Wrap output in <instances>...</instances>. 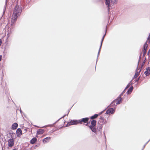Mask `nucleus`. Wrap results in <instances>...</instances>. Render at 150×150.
I'll return each instance as SVG.
<instances>
[{
  "instance_id": "f257e3e1",
  "label": "nucleus",
  "mask_w": 150,
  "mask_h": 150,
  "mask_svg": "<svg viewBox=\"0 0 150 150\" xmlns=\"http://www.w3.org/2000/svg\"><path fill=\"white\" fill-rule=\"evenodd\" d=\"M21 12V7L19 6L18 5H16L14 8L13 13L12 16L11 22V26H13L15 25L17 18L20 16Z\"/></svg>"
},
{
  "instance_id": "f03ea898",
  "label": "nucleus",
  "mask_w": 150,
  "mask_h": 150,
  "mask_svg": "<svg viewBox=\"0 0 150 150\" xmlns=\"http://www.w3.org/2000/svg\"><path fill=\"white\" fill-rule=\"evenodd\" d=\"M122 94L120 95L117 99L113 101L112 102V104H113L114 105H117L120 103L122 101V99L121 97L122 95Z\"/></svg>"
},
{
  "instance_id": "7ed1b4c3",
  "label": "nucleus",
  "mask_w": 150,
  "mask_h": 150,
  "mask_svg": "<svg viewBox=\"0 0 150 150\" xmlns=\"http://www.w3.org/2000/svg\"><path fill=\"white\" fill-rule=\"evenodd\" d=\"M79 124V120H73L68 122L67 126H69L73 125H77Z\"/></svg>"
},
{
  "instance_id": "20e7f679",
  "label": "nucleus",
  "mask_w": 150,
  "mask_h": 150,
  "mask_svg": "<svg viewBox=\"0 0 150 150\" xmlns=\"http://www.w3.org/2000/svg\"><path fill=\"white\" fill-rule=\"evenodd\" d=\"M89 118L88 117H86L82 118L81 120H79V124H82L83 122L84 123H88V122L89 120Z\"/></svg>"
},
{
  "instance_id": "39448f33",
  "label": "nucleus",
  "mask_w": 150,
  "mask_h": 150,
  "mask_svg": "<svg viewBox=\"0 0 150 150\" xmlns=\"http://www.w3.org/2000/svg\"><path fill=\"white\" fill-rule=\"evenodd\" d=\"M148 46V45L146 43H145L143 47V49L142 50V52L143 53V56L144 57L145 55L146 54V50L147 49V47Z\"/></svg>"
},
{
  "instance_id": "423d86ee",
  "label": "nucleus",
  "mask_w": 150,
  "mask_h": 150,
  "mask_svg": "<svg viewBox=\"0 0 150 150\" xmlns=\"http://www.w3.org/2000/svg\"><path fill=\"white\" fill-rule=\"evenodd\" d=\"M8 144L9 147H11L14 145V142L13 139H11L8 140Z\"/></svg>"
},
{
  "instance_id": "0eeeda50",
  "label": "nucleus",
  "mask_w": 150,
  "mask_h": 150,
  "mask_svg": "<svg viewBox=\"0 0 150 150\" xmlns=\"http://www.w3.org/2000/svg\"><path fill=\"white\" fill-rule=\"evenodd\" d=\"M91 125H89V124H90V122H88L86 124V126H96V121L95 120H91Z\"/></svg>"
},
{
  "instance_id": "6e6552de",
  "label": "nucleus",
  "mask_w": 150,
  "mask_h": 150,
  "mask_svg": "<svg viewBox=\"0 0 150 150\" xmlns=\"http://www.w3.org/2000/svg\"><path fill=\"white\" fill-rule=\"evenodd\" d=\"M141 69L140 68H138V67L137 68V71L135 74L134 76V78H137L138 76L139 75L140 72L141 71Z\"/></svg>"
},
{
  "instance_id": "1a4fd4ad",
  "label": "nucleus",
  "mask_w": 150,
  "mask_h": 150,
  "mask_svg": "<svg viewBox=\"0 0 150 150\" xmlns=\"http://www.w3.org/2000/svg\"><path fill=\"white\" fill-rule=\"evenodd\" d=\"M106 122V120L104 119L103 117H101L99 118V120L98 122V124H104Z\"/></svg>"
},
{
  "instance_id": "9d476101",
  "label": "nucleus",
  "mask_w": 150,
  "mask_h": 150,
  "mask_svg": "<svg viewBox=\"0 0 150 150\" xmlns=\"http://www.w3.org/2000/svg\"><path fill=\"white\" fill-rule=\"evenodd\" d=\"M115 112V110L113 108H111L108 109L106 112L107 114H112Z\"/></svg>"
},
{
  "instance_id": "9b49d317",
  "label": "nucleus",
  "mask_w": 150,
  "mask_h": 150,
  "mask_svg": "<svg viewBox=\"0 0 150 150\" xmlns=\"http://www.w3.org/2000/svg\"><path fill=\"white\" fill-rule=\"evenodd\" d=\"M16 134L17 137H20L21 136L22 134L21 129L20 128L18 129L16 131Z\"/></svg>"
},
{
  "instance_id": "f8f14e48",
  "label": "nucleus",
  "mask_w": 150,
  "mask_h": 150,
  "mask_svg": "<svg viewBox=\"0 0 150 150\" xmlns=\"http://www.w3.org/2000/svg\"><path fill=\"white\" fill-rule=\"evenodd\" d=\"M51 138L50 137H47L43 139L42 142L44 144L48 142L50 140Z\"/></svg>"
},
{
  "instance_id": "ddd939ff",
  "label": "nucleus",
  "mask_w": 150,
  "mask_h": 150,
  "mask_svg": "<svg viewBox=\"0 0 150 150\" xmlns=\"http://www.w3.org/2000/svg\"><path fill=\"white\" fill-rule=\"evenodd\" d=\"M146 76H149L150 74V67H148L146 68V70L144 72Z\"/></svg>"
},
{
  "instance_id": "4468645a",
  "label": "nucleus",
  "mask_w": 150,
  "mask_h": 150,
  "mask_svg": "<svg viewBox=\"0 0 150 150\" xmlns=\"http://www.w3.org/2000/svg\"><path fill=\"white\" fill-rule=\"evenodd\" d=\"M91 130L94 133H96L97 132L96 129V126H89Z\"/></svg>"
},
{
  "instance_id": "2eb2a0df",
  "label": "nucleus",
  "mask_w": 150,
  "mask_h": 150,
  "mask_svg": "<svg viewBox=\"0 0 150 150\" xmlns=\"http://www.w3.org/2000/svg\"><path fill=\"white\" fill-rule=\"evenodd\" d=\"M18 127V124L16 123H14L11 126V129L13 130L17 128Z\"/></svg>"
},
{
  "instance_id": "dca6fc26",
  "label": "nucleus",
  "mask_w": 150,
  "mask_h": 150,
  "mask_svg": "<svg viewBox=\"0 0 150 150\" xmlns=\"http://www.w3.org/2000/svg\"><path fill=\"white\" fill-rule=\"evenodd\" d=\"M98 115L97 114H95L94 115L91 116L89 118L91 120H94V119L98 116Z\"/></svg>"
},
{
  "instance_id": "f3484780",
  "label": "nucleus",
  "mask_w": 150,
  "mask_h": 150,
  "mask_svg": "<svg viewBox=\"0 0 150 150\" xmlns=\"http://www.w3.org/2000/svg\"><path fill=\"white\" fill-rule=\"evenodd\" d=\"M106 1L105 4L106 5H108V8L110 6V2L112 1V0H105Z\"/></svg>"
},
{
  "instance_id": "a211bd4d",
  "label": "nucleus",
  "mask_w": 150,
  "mask_h": 150,
  "mask_svg": "<svg viewBox=\"0 0 150 150\" xmlns=\"http://www.w3.org/2000/svg\"><path fill=\"white\" fill-rule=\"evenodd\" d=\"M37 140V139L35 138H33L30 141V143L32 144H33L36 142Z\"/></svg>"
},
{
  "instance_id": "6ab92c4d",
  "label": "nucleus",
  "mask_w": 150,
  "mask_h": 150,
  "mask_svg": "<svg viewBox=\"0 0 150 150\" xmlns=\"http://www.w3.org/2000/svg\"><path fill=\"white\" fill-rule=\"evenodd\" d=\"M44 132V130L42 129H39L37 131V134H43Z\"/></svg>"
},
{
  "instance_id": "aec40b11",
  "label": "nucleus",
  "mask_w": 150,
  "mask_h": 150,
  "mask_svg": "<svg viewBox=\"0 0 150 150\" xmlns=\"http://www.w3.org/2000/svg\"><path fill=\"white\" fill-rule=\"evenodd\" d=\"M133 86H131L130 87L128 91H127V93L128 94H130L132 92V90H133Z\"/></svg>"
},
{
  "instance_id": "412c9836",
  "label": "nucleus",
  "mask_w": 150,
  "mask_h": 150,
  "mask_svg": "<svg viewBox=\"0 0 150 150\" xmlns=\"http://www.w3.org/2000/svg\"><path fill=\"white\" fill-rule=\"evenodd\" d=\"M99 124V125L98 126L97 128L98 129L99 131H101L103 127L102 125L103 124Z\"/></svg>"
},
{
  "instance_id": "4be33fe9",
  "label": "nucleus",
  "mask_w": 150,
  "mask_h": 150,
  "mask_svg": "<svg viewBox=\"0 0 150 150\" xmlns=\"http://www.w3.org/2000/svg\"><path fill=\"white\" fill-rule=\"evenodd\" d=\"M149 42H150V33L148 37V38L147 41H146V43Z\"/></svg>"
},
{
  "instance_id": "5701e85b",
  "label": "nucleus",
  "mask_w": 150,
  "mask_h": 150,
  "mask_svg": "<svg viewBox=\"0 0 150 150\" xmlns=\"http://www.w3.org/2000/svg\"><path fill=\"white\" fill-rule=\"evenodd\" d=\"M65 123V121L64 120H63L62 121L61 124V125L60 126L61 127H62V126H63L64 124Z\"/></svg>"
},
{
  "instance_id": "b1692460",
  "label": "nucleus",
  "mask_w": 150,
  "mask_h": 150,
  "mask_svg": "<svg viewBox=\"0 0 150 150\" xmlns=\"http://www.w3.org/2000/svg\"><path fill=\"white\" fill-rule=\"evenodd\" d=\"M145 62V60L143 61V62H142V64L141 66V68H140L141 69H142V67L144 65Z\"/></svg>"
},
{
  "instance_id": "393cba45",
  "label": "nucleus",
  "mask_w": 150,
  "mask_h": 150,
  "mask_svg": "<svg viewBox=\"0 0 150 150\" xmlns=\"http://www.w3.org/2000/svg\"><path fill=\"white\" fill-rule=\"evenodd\" d=\"M105 35L103 36V38L102 39V41H101V45H100V47H101V45H102V42H103V40H104V37L105 36Z\"/></svg>"
},
{
  "instance_id": "a878e982",
  "label": "nucleus",
  "mask_w": 150,
  "mask_h": 150,
  "mask_svg": "<svg viewBox=\"0 0 150 150\" xmlns=\"http://www.w3.org/2000/svg\"><path fill=\"white\" fill-rule=\"evenodd\" d=\"M129 86V85H128L127 86H126V88H125V89H126L127 88H128Z\"/></svg>"
},
{
  "instance_id": "bb28decb",
  "label": "nucleus",
  "mask_w": 150,
  "mask_h": 150,
  "mask_svg": "<svg viewBox=\"0 0 150 150\" xmlns=\"http://www.w3.org/2000/svg\"><path fill=\"white\" fill-rule=\"evenodd\" d=\"M28 128H26L24 129V130L25 131L27 132L28 130Z\"/></svg>"
},
{
  "instance_id": "cd10ccee",
  "label": "nucleus",
  "mask_w": 150,
  "mask_h": 150,
  "mask_svg": "<svg viewBox=\"0 0 150 150\" xmlns=\"http://www.w3.org/2000/svg\"><path fill=\"white\" fill-rule=\"evenodd\" d=\"M2 59V56L0 55V61H1Z\"/></svg>"
},
{
  "instance_id": "c85d7f7f",
  "label": "nucleus",
  "mask_w": 150,
  "mask_h": 150,
  "mask_svg": "<svg viewBox=\"0 0 150 150\" xmlns=\"http://www.w3.org/2000/svg\"><path fill=\"white\" fill-rule=\"evenodd\" d=\"M150 53V49L149 50L148 53V54L149 55V53Z\"/></svg>"
},
{
  "instance_id": "c756f323",
  "label": "nucleus",
  "mask_w": 150,
  "mask_h": 150,
  "mask_svg": "<svg viewBox=\"0 0 150 150\" xmlns=\"http://www.w3.org/2000/svg\"><path fill=\"white\" fill-rule=\"evenodd\" d=\"M139 62L138 63V65H139Z\"/></svg>"
},
{
  "instance_id": "7c9ffc66",
  "label": "nucleus",
  "mask_w": 150,
  "mask_h": 150,
  "mask_svg": "<svg viewBox=\"0 0 150 150\" xmlns=\"http://www.w3.org/2000/svg\"><path fill=\"white\" fill-rule=\"evenodd\" d=\"M139 78H138V80H139Z\"/></svg>"
},
{
  "instance_id": "2f4dec72",
  "label": "nucleus",
  "mask_w": 150,
  "mask_h": 150,
  "mask_svg": "<svg viewBox=\"0 0 150 150\" xmlns=\"http://www.w3.org/2000/svg\"><path fill=\"white\" fill-rule=\"evenodd\" d=\"M2 150H3V147L2 148Z\"/></svg>"
},
{
  "instance_id": "473e14b6",
  "label": "nucleus",
  "mask_w": 150,
  "mask_h": 150,
  "mask_svg": "<svg viewBox=\"0 0 150 150\" xmlns=\"http://www.w3.org/2000/svg\"><path fill=\"white\" fill-rule=\"evenodd\" d=\"M13 150H16V149H13Z\"/></svg>"
}]
</instances>
